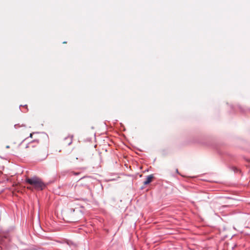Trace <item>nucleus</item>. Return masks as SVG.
<instances>
[{
  "label": "nucleus",
  "mask_w": 250,
  "mask_h": 250,
  "mask_svg": "<svg viewBox=\"0 0 250 250\" xmlns=\"http://www.w3.org/2000/svg\"><path fill=\"white\" fill-rule=\"evenodd\" d=\"M39 143V142L38 141H37V140H34L33 141V142H30L29 143H28V144H27L25 148H30V147H34L36 146L37 145H38Z\"/></svg>",
  "instance_id": "7ed1b4c3"
},
{
  "label": "nucleus",
  "mask_w": 250,
  "mask_h": 250,
  "mask_svg": "<svg viewBox=\"0 0 250 250\" xmlns=\"http://www.w3.org/2000/svg\"><path fill=\"white\" fill-rule=\"evenodd\" d=\"M6 148H9V146H6Z\"/></svg>",
  "instance_id": "9b49d317"
},
{
  "label": "nucleus",
  "mask_w": 250,
  "mask_h": 250,
  "mask_svg": "<svg viewBox=\"0 0 250 250\" xmlns=\"http://www.w3.org/2000/svg\"><path fill=\"white\" fill-rule=\"evenodd\" d=\"M71 173H72V174L74 175H78L80 173V172H76L72 171V172H71Z\"/></svg>",
  "instance_id": "0eeeda50"
},
{
  "label": "nucleus",
  "mask_w": 250,
  "mask_h": 250,
  "mask_svg": "<svg viewBox=\"0 0 250 250\" xmlns=\"http://www.w3.org/2000/svg\"><path fill=\"white\" fill-rule=\"evenodd\" d=\"M14 126L15 128H18L19 127H20V125L19 124L15 125Z\"/></svg>",
  "instance_id": "6e6552de"
},
{
  "label": "nucleus",
  "mask_w": 250,
  "mask_h": 250,
  "mask_svg": "<svg viewBox=\"0 0 250 250\" xmlns=\"http://www.w3.org/2000/svg\"><path fill=\"white\" fill-rule=\"evenodd\" d=\"M154 176L153 174L147 176L146 177V180L144 182V184L145 185H146L149 184L152 181V180Z\"/></svg>",
  "instance_id": "20e7f679"
},
{
  "label": "nucleus",
  "mask_w": 250,
  "mask_h": 250,
  "mask_svg": "<svg viewBox=\"0 0 250 250\" xmlns=\"http://www.w3.org/2000/svg\"><path fill=\"white\" fill-rule=\"evenodd\" d=\"M67 245L69 246L70 247H76V246L75 245L73 244V243H71V242H67Z\"/></svg>",
  "instance_id": "423d86ee"
},
{
  "label": "nucleus",
  "mask_w": 250,
  "mask_h": 250,
  "mask_svg": "<svg viewBox=\"0 0 250 250\" xmlns=\"http://www.w3.org/2000/svg\"><path fill=\"white\" fill-rule=\"evenodd\" d=\"M23 106L25 107L26 108H27V105L26 104H25Z\"/></svg>",
  "instance_id": "9d476101"
},
{
  "label": "nucleus",
  "mask_w": 250,
  "mask_h": 250,
  "mask_svg": "<svg viewBox=\"0 0 250 250\" xmlns=\"http://www.w3.org/2000/svg\"><path fill=\"white\" fill-rule=\"evenodd\" d=\"M25 182L31 186L30 187H27V188L32 190H42L47 186V184L44 183L40 178L37 176L26 178Z\"/></svg>",
  "instance_id": "f257e3e1"
},
{
  "label": "nucleus",
  "mask_w": 250,
  "mask_h": 250,
  "mask_svg": "<svg viewBox=\"0 0 250 250\" xmlns=\"http://www.w3.org/2000/svg\"><path fill=\"white\" fill-rule=\"evenodd\" d=\"M73 136H68L64 139L63 143L64 145L70 146L72 143Z\"/></svg>",
  "instance_id": "f03ea898"
},
{
  "label": "nucleus",
  "mask_w": 250,
  "mask_h": 250,
  "mask_svg": "<svg viewBox=\"0 0 250 250\" xmlns=\"http://www.w3.org/2000/svg\"><path fill=\"white\" fill-rule=\"evenodd\" d=\"M32 137V133H31V134H30V137Z\"/></svg>",
  "instance_id": "1a4fd4ad"
},
{
  "label": "nucleus",
  "mask_w": 250,
  "mask_h": 250,
  "mask_svg": "<svg viewBox=\"0 0 250 250\" xmlns=\"http://www.w3.org/2000/svg\"><path fill=\"white\" fill-rule=\"evenodd\" d=\"M76 211L77 213L82 215V212L79 209H75L74 208H71L70 211L71 213H73L75 211Z\"/></svg>",
  "instance_id": "39448f33"
}]
</instances>
